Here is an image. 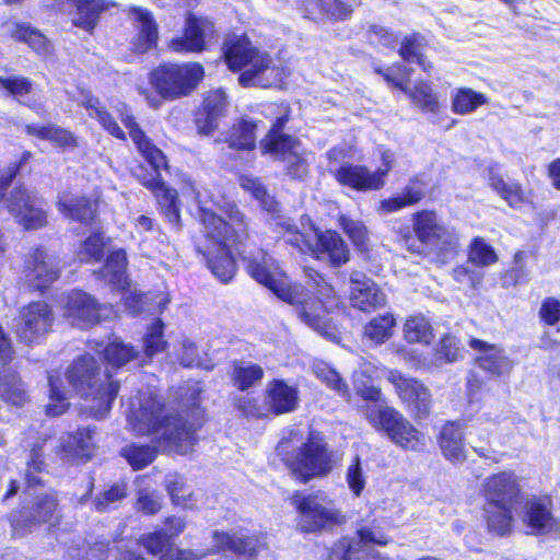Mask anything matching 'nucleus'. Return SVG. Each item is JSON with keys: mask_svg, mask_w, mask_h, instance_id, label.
Listing matches in <instances>:
<instances>
[{"mask_svg": "<svg viewBox=\"0 0 560 560\" xmlns=\"http://www.w3.org/2000/svg\"><path fill=\"white\" fill-rule=\"evenodd\" d=\"M201 236L194 241V250L205 266L223 284L230 283L238 269L233 249L249 238L246 215L235 203H226L217 213L206 206L197 207Z\"/></svg>", "mask_w": 560, "mask_h": 560, "instance_id": "1", "label": "nucleus"}, {"mask_svg": "<svg viewBox=\"0 0 560 560\" xmlns=\"http://www.w3.org/2000/svg\"><path fill=\"white\" fill-rule=\"evenodd\" d=\"M201 395V388H190L189 402L177 413H166L164 402L149 396L141 401L132 425L140 435L163 432V439L176 448L191 450L198 443V431L208 420Z\"/></svg>", "mask_w": 560, "mask_h": 560, "instance_id": "2", "label": "nucleus"}, {"mask_svg": "<svg viewBox=\"0 0 560 560\" xmlns=\"http://www.w3.org/2000/svg\"><path fill=\"white\" fill-rule=\"evenodd\" d=\"M120 121L127 128L128 135L138 153L149 164L152 171L151 173L145 171L137 175L138 183L153 194L159 212L164 220L176 230H180L183 226L182 202L178 192L162 177L163 171L168 173L171 170L166 154L141 128L133 114H121Z\"/></svg>", "mask_w": 560, "mask_h": 560, "instance_id": "3", "label": "nucleus"}, {"mask_svg": "<svg viewBox=\"0 0 560 560\" xmlns=\"http://www.w3.org/2000/svg\"><path fill=\"white\" fill-rule=\"evenodd\" d=\"M246 272L259 284L271 291L281 301L295 306L300 319L307 326L319 329L328 310L324 301L314 293L304 292L302 285L288 281V275L270 254L260 248L255 256L243 257Z\"/></svg>", "mask_w": 560, "mask_h": 560, "instance_id": "4", "label": "nucleus"}, {"mask_svg": "<svg viewBox=\"0 0 560 560\" xmlns=\"http://www.w3.org/2000/svg\"><path fill=\"white\" fill-rule=\"evenodd\" d=\"M481 512L486 530L493 536L509 537L515 530V512L523 488L513 470H501L485 478L480 486Z\"/></svg>", "mask_w": 560, "mask_h": 560, "instance_id": "5", "label": "nucleus"}, {"mask_svg": "<svg viewBox=\"0 0 560 560\" xmlns=\"http://www.w3.org/2000/svg\"><path fill=\"white\" fill-rule=\"evenodd\" d=\"M412 232L406 229L399 232V240L413 255L424 257L428 249L433 250L436 260L445 264L454 259L460 249L459 236L440 222L434 209H421L411 214Z\"/></svg>", "mask_w": 560, "mask_h": 560, "instance_id": "6", "label": "nucleus"}, {"mask_svg": "<svg viewBox=\"0 0 560 560\" xmlns=\"http://www.w3.org/2000/svg\"><path fill=\"white\" fill-rule=\"evenodd\" d=\"M206 70L199 61H162L148 73V83L155 95L143 92L152 108L164 102L191 96L203 82Z\"/></svg>", "mask_w": 560, "mask_h": 560, "instance_id": "7", "label": "nucleus"}, {"mask_svg": "<svg viewBox=\"0 0 560 560\" xmlns=\"http://www.w3.org/2000/svg\"><path fill=\"white\" fill-rule=\"evenodd\" d=\"M279 456L291 477L299 483L327 477L335 467L334 451L322 431L311 429L306 439L298 446L290 447L282 440Z\"/></svg>", "mask_w": 560, "mask_h": 560, "instance_id": "8", "label": "nucleus"}, {"mask_svg": "<svg viewBox=\"0 0 560 560\" xmlns=\"http://www.w3.org/2000/svg\"><path fill=\"white\" fill-rule=\"evenodd\" d=\"M71 388L85 399L97 402V407L110 410L120 389V382L109 372H103L97 360L90 353L75 357L66 370Z\"/></svg>", "mask_w": 560, "mask_h": 560, "instance_id": "9", "label": "nucleus"}, {"mask_svg": "<svg viewBox=\"0 0 560 560\" xmlns=\"http://www.w3.org/2000/svg\"><path fill=\"white\" fill-rule=\"evenodd\" d=\"M222 57L231 72L238 73L242 88H271V82L262 74L273 69V58L265 50L254 46L247 35H231L222 45Z\"/></svg>", "mask_w": 560, "mask_h": 560, "instance_id": "10", "label": "nucleus"}, {"mask_svg": "<svg viewBox=\"0 0 560 560\" xmlns=\"http://www.w3.org/2000/svg\"><path fill=\"white\" fill-rule=\"evenodd\" d=\"M289 502L296 513L295 529L301 535L332 534L347 522L340 509L322 504L316 494L294 490Z\"/></svg>", "mask_w": 560, "mask_h": 560, "instance_id": "11", "label": "nucleus"}, {"mask_svg": "<svg viewBox=\"0 0 560 560\" xmlns=\"http://www.w3.org/2000/svg\"><path fill=\"white\" fill-rule=\"evenodd\" d=\"M365 419L378 433L406 452H421L427 445L425 435L398 409L392 406L368 410Z\"/></svg>", "mask_w": 560, "mask_h": 560, "instance_id": "12", "label": "nucleus"}, {"mask_svg": "<svg viewBox=\"0 0 560 560\" xmlns=\"http://www.w3.org/2000/svg\"><path fill=\"white\" fill-rule=\"evenodd\" d=\"M13 538L31 534L36 527L46 525L49 530L58 529L63 523L62 505L57 490L36 495L30 506V514L14 510L8 515Z\"/></svg>", "mask_w": 560, "mask_h": 560, "instance_id": "13", "label": "nucleus"}, {"mask_svg": "<svg viewBox=\"0 0 560 560\" xmlns=\"http://www.w3.org/2000/svg\"><path fill=\"white\" fill-rule=\"evenodd\" d=\"M62 314L73 326L83 329L117 317V312L112 304L100 303L93 295L81 289H73L67 293Z\"/></svg>", "mask_w": 560, "mask_h": 560, "instance_id": "14", "label": "nucleus"}, {"mask_svg": "<svg viewBox=\"0 0 560 560\" xmlns=\"http://www.w3.org/2000/svg\"><path fill=\"white\" fill-rule=\"evenodd\" d=\"M386 378L413 420L422 421L430 417L434 400L431 390L421 380L399 370H389Z\"/></svg>", "mask_w": 560, "mask_h": 560, "instance_id": "15", "label": "nucleus"}, {"mask_svg": "<svg viewBox=\"0 0 560 560\" xmlns=\"http://www.w3.org/2000/svg\"><path fill=\"white\" fill-rule=\"evenodd\" d=\"M61 272L59 258L42 245L33 247L24 258L23 278L31 292L45 294L59 280Z\"/></svg>", "mask_w": 560, "mask_h": 560, "instance_id": "16", "label": "nucleus"}, {"mask_svg": "<svg viewBox=\"0 0 560 560\" xmlns=\"http://www.w3.org/2000/svg\"><path fill=\"white\" fill-rule=\"evenodd\" d=\"M381 160L382 166L373 172L365 165L343 163L332 171L331 175L342 187L363 192L377 191L385 186L387 176L393 168V158L388 152H383Z\"/></svg>", "mask_w": 560, "mask_h": 560, "instance_id": "17", "label": "nucleus"}, {"mask_svg": "<svg viewBox=\"0 0 560 560\" xmlns=\"http://www.w3.org/2000/svg\"><path fill=\"white\" fill-rule=\"evenodd\" d=\"M43 202L42 198L20 183L10 191L5 199V207L24 230L35 231L48 225V215L43 208Z\"/></svg>", "mask_w": 560, "mask_h": 560, "instance_id": "18", "label": "nucleus"}, {"mask_svg": "<svg viewBox=\"0 0 560 560\" xmlns=\"http://www.w3.org/2000/svg\"><path fill=\"white\" fill-rule=\"evenodd\" d=\"M55 314L44 301H33L19 311L15 336L21 343L33 345L44 338L52 328Z\"/></svg>", "mask_w": 560, "mask_h": 560, "instance_id": "19", "label": "nucleus"}, {"mask_svg": "<svg viewBox=\"0 0 560 560\" xmlns=\"http://www.w3.org/2000/svg\"><path fill=\"white\" fill-rule=\"evenodd\" d=\"M214 32V23L207 16L188 12L180 35L167 42V49L174 54H201L207 50L208 35Z\"/></svg>", "mask_w": 560, "mask_h": 560, "instance_id": "20", "label": "nucleus"}, {"mask_svg": "<svg viewBox=\"0 0 560 560\" xmlns=\"http://www.w3.org/2000/svg\"><path fill=\"white\" fill-rule=\"evenodd\" d=\"M103 203L102 192L72 195L65 192L56 200V208L59 213L86 228L100 224L101 205Z\"/></svg>", "mask_w": 560, "mask_h": 560, "instance_id": "21", "label": "nucleus"}, {"mask_svg": "<svg viewBox=\"0 0 560 560\" xmlns=\"http://www.w3.org/2000/svg\"><path fill=\"white\" fill-rule=\"evenodd\" d=\"M553 510L550 494L533 495L524 503L523 524L536 536L559 534L560 518L555 515Z\"/></svg>", "mask_w": 560, "mask_h": 560, "instance_id": "22", "label": "nucleus"}, {"mask_svg": "<svg viewBox=\"0 0 560 560\" xmlns=\"http://www.w3.org/2000/svg\"><path fill=\"white\" fill-rule=\"evenodd\" d=\"M126 13L131 19L136 31L129 43L131 54L142 56L155 49L159 45L160 33L153 13L139 5H129Z\"/></svg>", "mask_w": 560, "mask_h": 560, "instance_id": "23", "label": "nucleus"}, {"mask_svg": "<svg viewBox=\"0 0 560 560\" xmlns=\"http://www.w3.org/2000/svg\"><path fill=\"white\" fill-rule=\"evenodd\" d=\"M315 241L308 255L317 261H328L332 268H339L350 260V249L341 235L331 229L313 228Z\"/></svg>", "mask_w": 560, "mask_h": 560, "instance_id": "24", "label": "nucleus"}, {"mask_svg": "<svg viewBox=\"0 0 560 560\" xmlns=\"http://www.w3.org/2000/svg\"><path fill=\"white\" fill-rule=\"evenodd\" d=\"M374 72L383 78V80L394 90H398L407 95L410 102L424 113L435 114L440 109V102L436 93L433 91L430 82L420 80L408 88L406 80L394 75L389 70L382 67L374 68Z\"/></svg>", "mask_w": 560, "mask_h": 560, "instance_id": "25", "label": "nucleus"}, {"mask_svg": "<svg viewBox=\"0 0 560 560\" xmlns=\"http://www.w3.org/2000/svg\"><path fill=\"white\" fill-rule=\"evenodd\" d=\"M88 347L93 350L101 361L114 371H119L139 359L140 352L132 343L125 342L120 337L107 341L91 340Z\"/></svg>", "mask_w": 560, "mask_h": 560, "instance_id": "26", "label": "nucleus"}, {"mask_svg": "<svg viewBox=\"0 0 560 560\" xmlns=\"http://www.w3.org/2000/svg\"><path fill=\"white\" fill-rule=\"evenodd\" d=\"M269 416L278 417L295 411L300 406L299 387L283 378H272L264 390Z\"/></svg>", "mask_w": 560, "mask_h": 560, "instance_id": "27", "label": "nucleus"}, {"mask_svg": "<svg viewBox=\"0 0 560 560\" xmlns=\"http://www.w3.org/2000/svg\"><path fill=\"white\" fill-rule=\"evenodd\" d=\"M94 428L79 427L75 431L67 433L58 446V454L67 462L85 464L94 456L95 443L93 435Z\"/></svg>", "mask_w": 560, "mask_h": 560, "instance_id": "28", "label": "nucleus"}, {"mask_svg": "<svg viewBox=\"0 0 560 560\" xmlns=\"http://www.w3.org/2000/svg\"><path fill=\"white\" fill-rule=\"evenodd\" d=\"M298 9L306 20L318 22L325 19L332 23L348 21L354 12L343 0H300Z\"/></svg>", "mask_w": 560, "mask_h": 560, "instance_id": "29", "label": "nucleus"}, {"mask_svg": "<svg viewBox=\"0 0 560 560\" xmlns=\"http://www.w3.org/2000/svg\"><path fill=\"white\" fill-rule=\"evenodd\" d=\"M212 540L215 552H231L245 560H254L262 547L258 534L238 536L228 532L214 530Z\"/></svg>", "mask_w": 560, "mask_h": 560, "instance_id": "30", "label": "nucleus"}, {"mask_svg": "<svg viewBox=\"0 0 560 560\" xmlns=\"http://www.w3.org/2000/svg\"><path fill=\"white\" fill-rule=\"evenodd\" d=\"M471 349L481 352L475 360L476 364L492 377L509 375L513 369L512 361L503 353V350L494 343H488L476 337L468 340Z\"/></svg>", "mask_w": 560, "mask_h": 560, "instance_id": "31", "label": "nucleus"}, {"mask_svg": "<svg viewBox=\"0 0 560 560\" xmlns=\"http://www.w3.org/2000/svg\"><path fill=\"white\" fill-rule=\"evenodd\" d=\"M427 186L428 183L423 175L416 174L411 176L400 194L393 195L378 202L377 211L389 214L420 203L427 196Z\"/></svg>", "mask_w": 560, "mask_h": 560, "instance_id": "32", "label": "nucleus"}, {"mask_svg": "<svg viewBox=\"0 0 560 560\" xmlns=\"http://www.w3.org/2000/svg\"><path fill=\"white\" fill-rule=\"evenodd\" d=\"M139 545L158 560H197L200 557L191 549H182L174 546L162 529L142 534Z\"/></svg>", "mask_w": 560, "mask_h": 560, "instance_id": "33", "label": "nucleus"}, {"mask_svg": "<svg viewBox=\"0 0 560 560\" xmlns=\"http://www.w3.org/2000/svg\"><path fill=\"white\" fill-rule=\"evenodd\" d=\"M390 528V520L386 516L378 515L372 510L358 522L354 535L358 545L361 547H384L392 541V537L388 535Z\"/></svg>", "mask_w": 560, "mask_h": 560, "instance_id": "34", "label": "nucleus"}, {"mask_svg": "<svg viewBox=\"0 0 560 560\" xmlns=\"http://www.w3.org/2000/svg\"><path fill=\"white\" fill-rule=\"evenodd\" d=\"M436 442L443 457L452 464H462L467 459L465 432L458 420L445 421L436 435Z\"/></svg>", "mask_w": 560, "mask_h": 560, "instance_id": "35", "label": "nucleus"}, {"mask_svg": "<svg viewBox=\"0 0 560 560\" xmlns=\"http://www.w3.org/2000/svg\"><path fill=\"white\" fill-rule=\"evenodd\" d=\"M258 124L253 119L238 118L229 128L224 142L237 152H252L257 147L256 132Z\"/></svg>", "mask_w": 560, "mask_h": 560, "instance_id": "36", "label": "nucleus"}, {"mask_svg": "<svg viewBox=\"0 0 560 560\" xmlns=\"http://www.w3.org/2000/svg\"><path fill=\"white\" fill-rule=\"evenodd\" d=\"M24 131L27 136L42 141H49L54 147L61 150H71L78 147L77 137L70 130L56 124H27Z\"/></svg>", "mask_w": 560, "mask_h": 560, "instance_id": "37", "label": "nucleus"}, {"mask_svg": "<svg viewBox=\"0 0 560 560\" xmlns=\"http://www.w3.org/2000/svg\"><path fill=\"white\" fill-rule=\"evenodd\" d=\"M488 185L512 209H518L530 202L522 184L506 182L502 174L492 168L489 170Z\"/></svg>", "mask_w": 560, "mask_h": 560, "instance_id": "38", "label": "nucleus"}, {"mask_svg": "<svg viewBox=\"0 0 560 560\" xmlns=\"http://www.w3.org/2000/svg\"><path fill=\"white\" fill-rule=\"evenodd\" d=\"M71 3L78 14L72 20V25L90 35L94 34L102 13L109 9V3L105 0H71Z\"/></svg>", "mask_w": 560, "mask_h": 560, "instance_id": "39", "label": "nucleus"}, {"mask_svg": "<svg viewBox=\"0 0 560 560\" xmlns=\"http://www.w3.org/2000/svg\"><path fill=\"white\" fill-rule=\"evenodd\" d=\"M9 35L14 42L27 45L38 55L46 56L51 51L52 46L48 37L30 23H14Z\"/></svg>", "mask_w": 560, "mask_h": 560, "instance_id": "40", "label": "nucleus"}, {"mask_svg": "<svg viewBox=\"0 0 560 560\" xmlns=\"http://www.w3.org/2000/svg\"><path fill=\"white\" fill-rule=\"evenodd\" d=\"M300 144L296 137L280 132H266L259 142L262 155H270L280 161L287 160L288 154H292Z\"/></svg>", "mask_w": 560, "mask_h": 560, "instance_id": "41", "label": "nucleus"}, {"mask_svg": "<svg viewBox=\"0 0 560 560\" xmlns=\"http://www.w3.org/2000/svg\"><path fill=\"white\" fill-rule=\"evenodd\" d=\"M0 397L15 407H22L28 400L27 392L16 371H0Z\"/></svg>", "mask_w": 560, "mask_h": 560, "instance_id": "42", "label": "nucleus"}, {"mask_svg": "<svg viewBox=\"0 0 560 560\" xmlns=\"http://www.w3.org/2000/svg\"><path fill=\"white\" fill-rule=\"evenodd\" d=\"M165 490L174 506L184 510H194L196 508L197 500L194 491L187 485L186 478L183 475L178 472L170 475L165 481Z\"/></svg>", "mask_w": 560, "mask_h": 560, "instance_id": "43", "label": "nucleus"}, {"mask_svg": "<svg viewBox=\"0 0 560 560\" xmlns=\"http://www.w3.org/2000/svg\"><path fill=\"white\" fill-rule=\"evenodd\" d=\"M110 238H106L102 230L91 232L80 244L79 257L82 262L97 264L103 261Z\"/></svg>", "mask_w": 560, "mask_h": 560, "instance_id": "44", "label": "nucleus"}, {"mask_svg": "<svg viewBox=\"0 0 560 560\" xmlns=\"http://www.w3.org/2000/svg\"><path fill=\"white\" fill-rule=\"evenodd\" d=\"M488 103L487 96L471 88H459L452 96V112L457 115H467Z\"/></svg>", "mask_w": 560, "mask_h": 560, "instance_id": "45", "label": "nucleus"}, {"mask_svg": "<svg viewBox=\"0 0 560 560\" xmlns=\"http://www.w3.org/2000/svg\"><path fill=\"white\" fill-rule=\"evenodd\" d=\"M158 447L149 444L130 443L121 448L120 456L132 470L139 471L151 465L158 456Z\"/></svg>", "mask_w": 560, "mask_h": 560, "instance_id": "46", "label": "nucleus"}, {"mask_svg": "<svg viewBox=\"0 0 560 560\" xmlns=\"http://www.w3.org/2000/svg\"><path fill=\"white\" fill-rule=\"evenodd\" d=\"M404 338L408 343L431 345L434 340V330L423 316H412L404 324Z\"/></svg>", "mask_w": 560, "mask_h": 560, "instance_id": "47", "label": "nucleus"}, {"mask_svg": "<svg viewBox=\"0 0 560 560\" xmlns=\"http://www.w3.org/2000/svg\"><path fill=\"white\" fill-rule=\"evenodd\" d=\"M338 224L358 252H369L370 233L362 221L353 220L347 215H340Z\"/></svg>", "mask_w": 560, "mask_h": 560, "instance_id": "48", "label": "nucleus"}, {"mask_svg": "<svg viewBox=\"0 0 560 560\" xmlns=\"http://www.w3.org/2000/svg\"><path fill=\"white\" fill-rule=\"evenodd\" d=\"M164 323L161 318L152 322L142 338V350L148 359H152L159 353L165 352L168 348V342L164 338Z\"/></svg>", "mask_w": 560, "mask_h": 560, "instance_id": "49", "label": "nucleus"}, {"mask_svg": "<svg viewBox=\"0 0 560 560\" xmlns=\"http://www.w3.org/2000/svg\"><path fill=\"white\" fill-rule=\"evenodd\" d=\"M264 369L257 363L243 365L235 361L231 373V382L241 392H245L253 387L256 383L264 378Z\"/></svg>", "mask_w": 560, "mask_h": 560, "instance_id": "50", "label": "nucleus"}, {"mask_svg": "<svg viewBox=\"0 0 560 560\" xmlns=\"http://www.w3.org/2000/svg\"><path fill=\"white\" fill-rule=\"evenodd\" d=\"M467 256L468 261L479 268L494 265L499 260L495 249L480 236L470 241Z\"/></svg>", "mask_w": 560, "mask_h": 560, "instance_id": "51", "label": "nucleus"}, {"mask_svg": "<svg viewBox=\"0 0 560 560\" xmlns=\"http://www.w3.org/2000/svg\"><path fill=\"white\" fill-rule=\"evenodd\" d=\"M128 495V483L119 481L110 485L107 489L98 492L93 499V510L104 513L114 508L117 503L125 500Z\"/></svg>", "mask_w": 560, "mask_h": 560, "instance_id": "52", "label": "nucleus"}, {"mask_svg": "<svg viewBox=\"0 0 560 560\" xmlns=\"http://www.w3.org/2000/svg\"><path fill=\"white\" fill-rule=\"evenodd\" d=\"M395 325L392 314L377 315L365 325L364 335L372 342L382 345L392 337Z\"/></svg>", "mask_w": 560, "mask_h": 560, "instance_id": "53", "label": "nucleus"}, {"mask_svg": "<svg viewBox=\"0 0 560 560\" xmlns=\"http://www.w3.org/2000/svg\"><path fill=\"white\" fill-rule=\"evenodd\" d=\"M315 376L328 388L337 393L340 397L349 400L351 393L347 382L331 366L320 363L313 369Z\"/></svg>", "mask_w": 560, "mask_h": 560, "instance_id": "54", "label": "nucleus"}, {"mask_svg": "<svg viewBox=\"0 0 560 560\" xmlns=\"http://www.w3.org/2000/svg\"><path fill=\"white\" fill-rule=\"evenodd\" d=\"M34 90L33 81L24 75L0 77V91L14 100L30 95Z\"/></svg>", "mask_w": 560, "mask_h": 560, "instance_id": "55", "label": "nucleus"}, {"mask_svg": "<svg viewBox=\"0 0 560 560\" xmlns=\"http://www.w3.org/2000/svg\"><path fill=\"white\" fill-rule=\"evenodd\" d=\"M49 402L46 405V415L50 417H58L62 415L68 408L69 402L65 392L61 388L59 377L49 376Z\"/></svg>", "mask_w": 560, "mask_h": 560, "instance_id": "56", "label": "nucleus"}, {"mask_svg": "<svg viewBox=\"0 0 560 560\" xmlns=\"http://www.w3.org/2000/svg\"><path fill=\"white\" fill-rule=\"evenodd\" d=\"M427 46L425 37L419 32H412L406 35L398 48L399 57L407 62H411L422 55V49Z\"/></svg>", "mask_w": 560, "mask_h": 560, "instance_id": "57", "label": "nucleus"}, {"mask_svg": "<svg viewBox=\"0 0 560 560\" xmlns=\"http://www.w3.org/2000/svg\"><path fill=\"white\" fill-rule=\"evenodd\" d=\"M354 298L358 301V306L365 312L382 307L385 304L384 293L374 283L371 285L364 284L358 289Z\"/></svg>", "mask_w": 560, "mask_h": 560, "instance_id": "58", "label": "nucleus"}, {"mask_svg": "<svg viewBox=\"0 0 560 560\" xmlns=\"http://www.w3.org/2000/svg\"><path fill=\"white\" fill-rule=\"evenodd\" d=\"M359 547L352 537L341 536L328 550L327 560H353L360 552Z\"/></svg>", "mask_w": 560, "mask_h": 560, "instance_id": "59", "label": "nucleus"}, {"mask_svg": "<svg viewBox=\"0 0 560 560\" xmlns=\"http://www.w3.org/2000/svg\"><path fill=\"white\" fill-rule=\"evenodd\" d=\"M32 158L33 153L31 151H23L20 158L16 161L10 163L7 166L4 173L0 175V201L4 199L8 188L21 173L24 165L32 160Z\"/></svg>", "mask_w": 560, "mask_h": 560, "instance_id": "60", "label": "nucleus"}, {"mask_svg": "<svg viewBox=\"0 0 560 560\" xmlns=\"http://www.w3.org/2000/svg\"><path fill=\"white\" fill-rule=\"evenodd\" d=\"M226 105L225 93L219 89L209 91L197 109L220 119L226 110Z\"/></svg>", "mask_w": 560, "mask_h": 560, "instance_id": "61", "label": "nucleus"}, {"mask_svg": "<svg viewBox=\"0 0 560 560\" xmlns=\"http://www.w3.org/2000/svg\"><path fill=\"white\" fill-rule=\"evenodd\" d=\"M235 408L246 418L266 419L269 416L267 406L260 404L255 397H240L235 401Z\"/></svg>", "mask_w": 560, "mask_h": 560, "instance_id": "62", "label": "nucleus"}, {"mask_svg": "<svg viewBox=\"0 0 560 560\" xmlns=\"http://www.w3.org/2000/svg\"><path fill=\"white\" fill-rule=\"evenodd\" d=\"M538 317L544 326L552 327L560 323V300L547 296L541 301Z\"/></svg>", "mask_w": 560, "mask_h": 560, "instance_id": "63", "label": "nucleus"}, {"mask_svg": "<svg viewBox=\"0 0 560 560\" xmlns=\"http://www.w3.org/2000/svg\"><path fill=\"white\" fill-rule=\"evenodd\" d=\"M346 480L354 497H360L365 487V477L359 456H354L347 468Z\"/></svg>", "mask_w": 560, "mask_h": 560, "instance_id": "64", "label": "nucleus"}]
</instances>
